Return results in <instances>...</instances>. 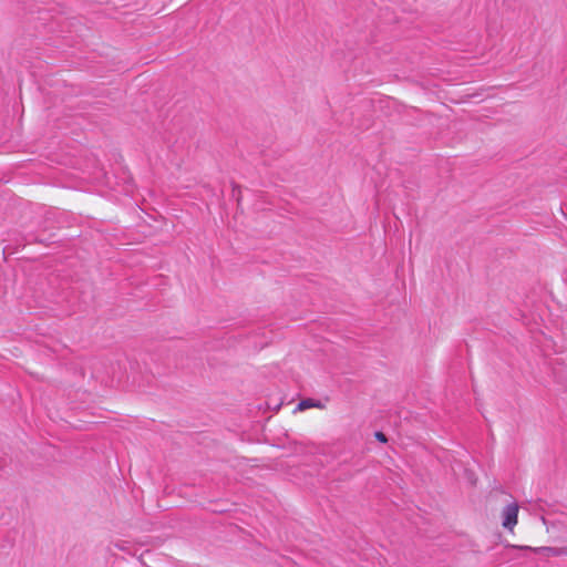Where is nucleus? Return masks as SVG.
<instances>
[{
	"mask_svg": "<svg viewBox=\"0 0 567 567\" xmlns=\"http://www.w3.org/2000/svg\"><path fill=\"white\" fill-rule=\"evenodd\" d=\"M375 439L381 442V443H386L388 442V439H386V435L382 432H375L374 434Z\"/></svg>",
	"mask_w": 567,
	"mask_h": 567,
	"instance_id": "4",
	"label": "nucleus"
},
{
	"mask_svg": "<svg viewBox=\"0 0 567 567\" xmlns=\"http://www.w3.org/2000/svg\"><path fill=\"white\" fill-rule=\"evenodd\" d=\"M516 547L519 549H524V550H530V551H534L537 554H544L546 556H559L561 554V549L555 548V547H548V546H543V547L516 546Z\"/></svg>",
	"mask_w": 567,
	"mask_h": 567,
	"instance_id": "2",
	"label": "nucleus"
},
{
	"mask_svg": "<svg viewBox=\"0 0 567 567\" xmlns=\"http://www.w3.org/2000/svg\"><path fill=\"white\" fill-rule=\"evenodd\" d=\"M518 505L516 503L507 505L503 511V526L512 530L517 524Z\"/></svg>",
	"mask_w": 567,
	"mask_h": 567,
	"instance_id": "1",
	"label": "nucleus"
},
{
	"mask_svg": "<svg viewBox=\"0 0 567 567\" xmlns=\"http://www.w3.org/2000/svg\"><path fill=\"white\" fill-rule=\"evenodd\" d=\"M315 406H320V403L319 402H316L315 400L312 399H306V400H301L298 405H297V410L299 411H303L306 409H309V408H315Z\"/></svg>",
	"mask_w": 567,
	"mask_h": 567,
	"instance_id": "3",
	"label": "nucleus"
}]
</instances>
